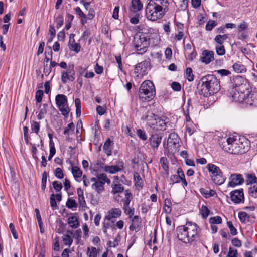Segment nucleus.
Here are the masks:
<instances>
[{
    "instance_id": "f257e3e1",
    "label": "nucleus",
    "mask_w": 257,
    "mask_h": 257,
    "mask_svg": "<svg viewBox=\"0 0 257 257\" xmlns=\"http://www.w3.org/2000/svg\"><path fill=\"white\" fill-rule=\"evenodd\" d=\"M229 96L235 102L250 106H257V92L250 90L246 79L243 77L238 76L234 79V87L230 92Z\"/></svg>"
},
{
    "instance_id": "dca6fc26",
    "label": "nucleus",
    "mask_w": 257,
    "mask_h": 257,
    "mask_svg": "<svg viewBox=\"0 0 257 257\" xmlns=\"http://www.w3.org/2000/svg\"><path fill=\"white\" fill-rule=\"evenodd\" d=\"M231 201L235 204H239L244 201L243 189L235 190L230 193Z\"/></svg>"
},
{
    "instance_id": "8fccbe9b",
    "label": "nucleus",
    "mask_w": 257,
    "mask_h": 257,
    "mask_svg": "<svg viewBox=\"0 0 257 257\" xmlns=\"http://www.w3.org/2000/svg\"><path fill=\"white\" fill-rule=\"evenodd\" d=\"M215 50L216 53L219 56H222L225 54V50L223 45H216Z\"/></svg>"
},
{
    "instance_id": "a19ab883",
    "label": "nucleus",
    "mask_w": 257,
    "mask_h": 257,
    "mask_svg": "<svg viewBox=\"0 0 257 257\" xmlns=\"http://www.w3.org/2000/svg\"><path fill=\"white\" fill-rule=\"evenodd\" d=\"M134 181L135 182V186L137 187L142 188L143 186L142 183V178L138 173H135L134 174Z\"/></svg>"
},
{
    "instance_id": "603ef678",
    "label": "nucleus",
    "mask_w": 257,
    "mask_h": 257,
    "mask_svg": "<svg viewBox=\"0 0 257 257\" xmlns=\"http://www.w3.org/2000/svg\"><path fill=\"white\" fill-rule=\"evenodd\" d=\"M69 47L71 50L78 53L80 51L81 46L79 43L75 42L72 44H70Z\"/></svg>"
},
{
    "instance_id": "f03ea898",
    "label": "nucleus",
    "mask_w": 257,
    "mask_h": 257,
    "mask_svg": "<svg viewBox=\"0 0 257 257\" xmlns=\"http://www.w3.org/2000/svg\"><path fill=\"white\" fill-rule=\"evenodd\" d=\"M225 151L233 154H243L249 148V142L245 137L237 135H230L220 145Z\"/></svg>"
},
{
    "instance_id": "2eb2a0df",
    "label": "nucleus",
    "mask_w": 257,
    "mask_h": 257,
    "mask_svg": "<svg viewBox=\"0 0 257 257\" xmlns=\"http://www.w3.org/2000/svg\"><path fill=\"white\" fill-rule=\"evenodd\" d=\"M162 136L160 133L153 132L151 133L149 141L151 147L157 149L162 141Z\"/></svg>"
},
{
    "instance_id": "680f3d73",
    "label": "nucleus",
    "mask_w": 257,
    "mask_h": 257,
    "mask_svg": "<svg viewBox=\"0 0 257 257\" xmlns=\"http://www.w3.org/2000/svg\"><path fill=\"white\" fill-rule=\"evenodd\" d=\"M53 186L57 192H60L63 187L62 183L58 181H54L53 182Z\"/></svg>"
},
{
    "instance_id": "c85d7f7f",
    "label": "nucleus",
    "mask_w": 257,
    "mask_h": 257,
    "mask_svg": "<svg viewBox=\"0 0 257 257\" xmlns=\"http://www.w3.org/2000/svg\"><path fill=\"white\" fill-rule=\"evenodd\" d=\"M232 68L237 73H243L246 70L245 66L239 62L234 63L232 66Z\"/></svg>"
},
{
    "instance_id": "3c124183",
    "label": "nucleus",
    "mask_w": 257,
    "mask_h": 257,
    "mask_svg": "<svg viewBox=\"0 0 257 257\" xmlns=\"http://www.w3.org/2000/svg\"><path fill=\"white\" fill-rule=\"evenodd\" d=\"M102 226H105L108 229L110 228H115L114 221L112 220H105L102 223Z\"/></svg>"
},
{
    "instance_id": "5701e85b",
    "label": "nucleus",
    "mask_w": 257,
    "mask_h": 257,
    "mask_svg": "<svg viewBox=\"0 0 257 257\" xmlns=\"http://www.w3.org/2000/svg\"><path fill=\"white\" fill-rule=\"evenodd\" d=\"M71 172L75 180L77 182H81L82 175V172L81 169L77 166H73L72 168Z\"/></svg>"
},
{
    "instance_id": "9b49d317",
    "label": "nucleus",
    "mask_w": 257,
    "mask_h": 257,
    "mask_svg": "<svg viewBox=\"0 0 257 257\" xmlns=\"http://www.w3.org/2000/svg\"><path fill=\"white\" fill-rule=\"evenodd\" d=\"M150 63L147 61H144L136 65L134 73L136 77L142 78L147 74V70L150 66Z\"/></svg>"
},
{
    "instance_id": "37998d69",
    "label": "nucleus",
    "mask_w": 257,
    "mask_h": 257,
    "mask_svg": "<svg viewBox=\"0 0 257 257\" xmlns=\"http://www.w3.org/2000/svg\"><path fill=\"white\" fill-rule=\"evenodd\" d=\"M217 25V23L215 21L212 20H209L206 25L205 29L207 31H210L215 26H216Z\"/></svg>"
},
{
    "instance_id": "0e129e2a",
    "label": "nucleus",
    "mask_w": 257,
    "mask_h": 257,
    "mask_svg": "<svg viewBox=\"0 0 257 257\" xmlns=\"http://www.w3.org/2000/svg\"><path fill=\"white\" fill-rule=\"evenodd\" d=\"M232 245L236 247H240L242 246V242L238 238H234L231 240Z\"/></svg>"
},
{
    "instance_id": "423d86ee",
    "label": "nucleus",
    "mask_w": 257,
    "mask_h": 257,
    "mask_svg": "<svg viewBox=\"0 0 257 257\" xmlns=\"http://www.w3.org/2000/svg\"><path fill=\"white\" fill-rule=\"evenodd\" d=\"M139 98L142 102L150 101L155 95V88L150 80H145L141 85L139 90Z\"/></svg>"
},
{
    "instance_id": "72a5a7b5",
    "label": "nucleus",
    "mask_w": 257,
    "mask_h": 257,
    "mask_svg": "<svg viewBox=\"0 0 257 257\" xmlns=\"http://www.w3.org/2000/svg\"><path fill=\"white\" fill-rule=\"evenodd\" d=\"M68 223L70 227L76 228L79 226V222L77 218L75 216H71L68 219Z\"/></svg>"
},
{
    "instance_id": "1a4fd4ad",
    "label": "nucleus",
    "mask_w": 257,
    "mask_h": 257,
    "mask_svg": "<svg viewBox=\"0 0 257 257\" xmlns=\"http://www.w3.org/2000/svg\"><path fill=\"white\" fill-rule=\"evenodd\" d=\"M73 64H69L65 70L61 71V79L63 83L65 84L68 81L73 82L75 79V72Z\"/></svg>"
},
{
    "instance_id": "e2e57ef3",
    "label": "nucleus",
    "mask_w": 257,
    "mask_h": 257,
    "mask_svg": "<svg viewBox=\"0 0 257 257\" xmlns=\"http://www.w3.org/2000/svg\"><path fill=\"white\" fill-rule=\"evenodd\" d=\"M30 144L32 145L31 152H32V157L34 159L37 160L38 157L37 156V146L35 144L30 143Z\"/></svg>"
},
{
    "instance_id": "f3484780",
    "label": "nucleus",
    "mask_w": 257,
    "mask_h": 257,
    "mask_svg": "<svg viewBox=\"0 0 257 257\" xmlns=\"http://www.w3.org/2000/svg\"><path fill=\"white\" fill-rule=\"evenodd\" d=\"M214 53L212 51L204 50L202 53L200 60L203 63L208 64L214 60Z\"/></svg>"
},
{
    "instance_id": "338daca9",
    "label": "nucleus",
    "mask_w": 257,
    "mask_h": 257,
    "mask_svg": "<svg viewBox=\"0 0 257 257\" xmlns=\"http://www.w3.org/2000/svg\"><path fill=\"white\" fill-rule=\"evenodd\" d=\"M172 89L175 91H179L181 89V86L179 82H173L171 84Z\"/></svg>"
},
{
    "instance_id": "864d4df0",
    "label": "nucleus",
    "mask_w": 257,
    "mask_h": 257,
    "mask_svg": "<svg viewBox=\"0 0 257 257\" xmlns=\"http://www.w3.org/2000/svg\"><path fill=\"white\" fill-rule=\"evenodd\" d=\"M248 193L250 196L254 198H257V186L254 185L249 188Z\"/></svg>"
},
{
    "instance_id": "4c0bfd02",
    "label": "nucleus",
    "mask_w": 257,
    "mask_h": 257,
    "mask_svg": "<svg viewBox=\"0 0 257 257\" xmlns=\"http://www.w3.org/2000/svg\"><path fill=\"white\" fill-rule=\"evenodd\" d=\"M228 38L227 34L217 35L215 37L214 40L218 45H222L225 40Z\"/></svg>"
},
{
    "instance_id": "a878e982",
    "label": "nucleus",
    "mask_w": 257,
    "mask_h": 257,
    "mask_svg": "<svg viewBox=\"0 0 257 257\" xmlns=\"http://www.w3.org/2000/svg\"><path fill=\"white\" fill-rule=\"evenodd\" d=\"M160 163L167 175L169 174V162L167 158L165 157H162L160 158Z\"/></svg>"
},
{
    "instance_id": "49530a36",
    "label": "nucleus",
    "mask_w": 257,
    "mask_h": 257,
    "mask_svg": "<svg viewBox=\"0 0 257 257\" xmlns=\"http://www.w3.org/2000/svg\"><path fill=\"white\" fill-rule=\"evenodd\" d=\"M136 134L138 137L143 141H146L147 139V135L145 131L140 128L137 129Z\"/></svg>"
},
{
    "instance_id": "6e6552de",
    "label": "nucleus",
    "mask_w": 257,
    "mask_h": 257,
    "mask_svg": "<svg viewBox=\"0 0 257 257\" xmlns=\"http://www.w3.org/2000/svg\"><path fill=\"white\" fill-rule=\"evenodd\" d=\"M57 107L64 116H67L69 112L67 104V97L63 94H58L55 98Z\"/></svg>"
},
{
    "instance_id": "c03bdc74",
    "label": "nucleus",
    "mask_w": 257,
    "mask_h": 257,
    "mask_svg": "<svg viewBox=\"0 0 257 257\" xmlns=\"http://www.w3.org/2000/svg\"><path fill=\"white\" fill-rule=\"evenodd\" d=\"M63 241L65 245L70 246L73 242V239L71 235L69 234L64 235L62 237Z\"/></svg>"
},
{
    "instance_id": "ddd939ff",
    "label": "nucleus",
    "mask_w": 257,
    "mask_h": 257,
    "mask_svg": "<svg viewBox=\"0 0 257 257\" xmlns=\"http://www.w3.org/2000/svg\"><path fill=\"white\" fill-rule=\"evenodd\" d=\"M229 181L228 184V187H235L237 186L242 185L244 182L242 175L240 174H232L229 178Z\"/></svg>"
},
{
    "instance_id": "de8ad7c7",
    "label": "nucleus",
    "mask_w": 257,
    "mask_h": 257,
    "mask_svg": "<svg viewBox=\"0 0 257 257\" xmlns=\"http://www.w3.org/2000/svg\"><path fill=\"white\" fill-rule=\"evenodd\" d=\"M186 77L187 79L191 82L194 80V75L193 74L192 69L190 67H188L186 69Z\"/></svg>"
},
{
    "instance_id": "473e14b6",
    "label": "nucleus",
    "mask_w": 257,
    "mask_h": 257,
    "mask_svg": "<svg viewBox=\"0 0 257 257\" xmlns=\"http://www.w3.org/2000/svg\"><path fill=\"white\" fill-rule=\"evenodd\" d=\"M221 254L223 255H226L225 257H237L238 251L237 249L230 247L227 253L226 251H221Z\"/></svg>"
},
{
    "instance_id": "f704fd0d",
    "label": "nucleus",
    "mask_w": 257,
    "mask_h": 257,
    "mask_svg": "<svg viewBox=\"0 0 257 257\" xmlns=\"http://www.w3.org/2000/svg\"><path fill=\"white\" fill-rule=\"evenodd\" d=\"M246 182L247 184H252L257 182V177L253 174H246Z\"/></svg>"
},
{
    "instance_id": "69168bd1",
    "label": "nucleus",
    "mask_w": 257,
    "mask_h": 257,
    "mask_svg": "<svg viewBox=\"0 0 257 257\" xmlns=\"http://www.w3.org/2000/svg\"><path fill=\"white\" fill-rule=\"evenodd\" d=\"M9 228L11 230V233H12L13 234V236L14 237V238L15 239H18V234H17V231L15 229V226L13 224V223H11L10 224H9Z\"/></svg>"
},
{
    "instance_id": "20e7f679",
    "label": "nucleus",
    "mask_w": 257,
    "mask_h": 257,
    "mask_svg": "<svg viewBox=\"0 0 257 257\" xmlns=\"http://www.w3.org/2000/svg\"><path fill=\"white\" fill-rule=\"evenodd\" d=\"M168 0H150L145 9L147 19L155 21L162 18L169 10Z\"/></svg>"
},
{
    "instance_id": "052dcab7",
    "label": "nucleus",
    "mask_w": 257,
    "mask_h": 257,
    "mask_svg": "<svg viewBox=\"0 0 257 257\" xmlns=\"http://www.w3.org/2000/svg\"><path fill=\"white\" fill-rule=\"evenodd\" d=\"M24 140L27 145L29 144V128L27 126L23 127Z\"/></svg>"
},
{
    "instance_id": "4468645a",
    "label": "nucleus",
    "mask_w": 257,
    "mask_h": 257,
    "mask_svg": "<svg viewBox=\"0 0 257 257\" xmlns=\"http://www.w3.org/2000/svg\"><path fill=\"white\" fill-rule=\"evenodd\" d=\"M158 115L155 114L152 110H148L143 114L141 117V120L145 121L147 125L150 127H154V123L156 122V117Z\"/></svg>"
},
{
    "instance_id": "13d9d810",
    "label": "nucleus",
    "mask_w": 257,
    "mask_h": 257,
    "mask_svg": "<svg viewBox=\"0 0 257 257\" xmlns=\"http://www.w3.org/2000/svg\"><path fill=\"white\" fill-rule=\"evenodd\" d=\"M55 176L58 179H62L64 177L63 171L60 168H57L54 172Z\"/></svg>"
},
{
    "instance_id": "e433bc0d",
    "label": "nucleus",
    "mask_w": 257,
    "mask_h": 257,
    "mask_svg": "<svg viewBox=\"0 0 257 257\" xmlns=\"http://www.w3.org/2000/svg\"><path fill=\"white\" fill-rule=\"evenodd\" d=\"M168 143L175 145L178 143V135L175 133L170 134L168 138Z\"/></svg>"
},
{
    "instance_id": "ea45409f",
    "label": "nucleus",
    "mask_w": 257,
    "mask_h": 257,
    "mask_svg": "<svg viewBox=\"0 0 257 257\" xmlns=\"http://www.w3.org/2000/svg\"><path fill=\"white\" fill-rule=\"evenodd\" d=\"M98 251L99 249H97L96 247H88L87 253L88 257H97Z\"/></svg>"
},
{
    "instance_id": "7c9ffc66",
    "label": "nucleus",
    "mask_w": 257,
    "mask_h": 257,
    "mask_svg": "<svg viewBox=\"0 0 257 257\" xmlns=\"http://www.w3.org/2000/svg\"><path fill=\"white\" fill-rule=\"evenodd\" d=\"M200 192L206 198L214 196L216 194L214 190L212 189L208 190L204 188H201L200 189Z\"/></svg>"
},
{
    "instance_id": "2f4dec72",
    "label": "nucleus",
    "mask_w": 257,
    "mask_h": 257,
    "mask_svg": "<svg viewBox=\"0 0 257 257\" xmlns=\"http://www.w3.org/2000/svg\"><path fill=\"white\" fill-rule=\"evenodd\" d=\"M171 205H172V202L170 199L166 198L165 199L163 211L166 214H170L171 212V211H172Z\"/></svg>"
},
{
    "instance_id": "412c9836",
    "label": "nucleus",
    "mask_w": 257,
    "mask_h": 257,
    "mask_svg": "<svg viewBox=\"0 0 257 257\" xmlns=\"http://www.w3.org/2000/svg\"><path fill=\"white\" fill-rule=\"evenodd\" d=\"M113 146V141L110 138H108L105 142L103 147V151L107 156H110L112 154Z\"/></svg>"
},
{
    "instance_id": "c756f323",
    "label": "nucleus",
    "mask_w": 257,
    "mask_h": 257,
    "mask_svg": "<svg viewBox=\"0 0 257 257\" xmlns=\"http://www.w3.org/2000/svg\"><path fill=\"white\" fill-rule=\"evenodd\" d=\"M132 9L134 11H141L143 8V4L140 0H132Z\"/></svg>"
},
{
    "instance_id": "58836bf2",
    "label": "nucleus",
    "mask_w": 257,
    "mask_h": 257,
    "mask_svg": "<svg viewBox=\"0 0 257 257\" xmlns=\"http://www.w3.org/2000/svg\"><path fill=\"white\" fill-rule=\"evenodd\" d=\"M31 129L32 131V133H36V134H38L40 129V122L35 121H31Z\"/></svg>"
},
{
    "instance_id": "39448f33",
    "label": "nucleus",
    "mask_w": 257,
    "mask_h": 257,
    "mask_svg": "<svg viewBox=\"0 0 257 257\" xmlns=\"http://www.w3.org/2000/svg\"><path fill=\"white\" fill-rule=\"evenodd\" d=\"M202 91L206 95H212L220 89V82L214 75L208 74L202 77Z\"/></svg>"
},
{
    "instance_id": "aec40b11",
    "label": "nucleus",
    "mask_w": 257,
    "mask_h": 257,
    "mask_svg": "<svg viewBox=\"0 0 257 257\" xmlns=\"http://www.w3.org/2000/svg\"><path fill=\"white\" fill-rule=\"evenodd\" d=\"M156 122L154 123V127H152L154 130H165L166 128V123L165 121L158 116L156 117Z\"/></svg>"
},
{
    "instance_id": "7ed1b4c3",
    "label": "nucleus",
    "mask_w": 257,
    "mask_h": 257,
    "mask_svg": "<svg viewBox=\"0 0 257 257\" xmlns=\"http://www.w3.org/2000/svg\"><path fill=\"white\" fill-rule=\"evenodd\" d=\"M177 238L185 244H192L199 238L200 229L194 222L187 221L185 225L176 228Z\"/></svg>"
},
{
    "instance_id": "bb28decb",
    "label": "nucleus",
    "mask_w": 257,
    "mask_h": 257,
    "mask_svg": "<svg viewBox=\"0 0 257 257\" xmlns=\"http://www.w3.org/2000/svg\"><path fill=\"white\" fill-rule=\"evenodd\" d=\"M75 126L73 122L69 123L67 126L64 128L63 134L67 136L66 140L69 139L70 135L73 134L74 131Z\"/></svg>"
},
{
    "instance_id": "09e8293b",
    "label": "nucleus",
    "mask_w": 257,
    "mask_h": 257,
    "mask_svg": "<svg viewBox=\"0 0 257 257\" xmlns=\"http://www.w3.org/2000/svg\"><path fill=\"white\" fill-rule=\"evenodd\" d=\"M227 225L229 229L231 234L233 236L237 235L238 233L237 230L233 226L232 222L231 221H227Z\"/></svg>"
},
{
    "instance_id": "393cba45",
    "label": "nucleus",
    "mask_w": 257,
    "mask_h": 257,
    "mask_svg": "<svg viewBox=\"0 0 257 257\" xmlns=\"http://www.w3.org/2000/svg\"><path fill=\"white\" fill-rule=\"evenodd\" d=\"M207 169L210 173L211 177H212V175H215V174L219 173L221 171L219 167L211 163L207 164Z\"/></svg>"
},
{
    "instance_id": "0eeeda50",
    "label": "nucleus",
    "mask_w": 257,
    "mask_h": 257,
    "mask_svg": "<svg viewBox=\"0 0 257 257\" xmlns=\"http://www.w3.org/2000/svg\"><path fill=\"white\" fill-rule=\"evenodd\" d=\"M149 45L150 37L148 34L139 33L135 35L134 45L138 54H143L146 52Z\"/></svg>"
},
{
    "instance_id": "cd10ccee",
    "label": "nucleus",
    "mask_w": 257,
    "mask_h": 257,
    "mask_svg": "<svg viewBox=\"0 0 257 257\" xmlns=\"http://www.w3.org/2000/svg\"><path fill=\"white\" fill-rule=\"evenodd\" d=\"M250 215L245 212H239L238 213V218L242 224H246L249 222Z\"/></svg>"
},
{
    "instance_id": "4d7b16f0",
    "label": "nucleus",
    "mask_w": 257,
    "mask_h": 257,
    "mask_svg": "<svg viewBox=\"0 0 257 257\" xmlns=\"http://www.w3.org/2000/svg\"><path fill=\"white\" fill-rule=\"evenodd\" d=\"M99 176H100V178L99 179H101V180L102 181V183H103V185L105 186V184L107 183L108 184H109L111 182L110 180L107 177V175L105 173H101L99 174Z\"/></svg>"
},
{
    "instance_id": "f8f14e48",
    "label": "nucleus",
    "mask_w": 257,
    "mask_h": 257,
    "mask_svg": "<svg viewBox=\"0 0 257 257\" xmlns=\"http://www.w3.org/2000/svg\"><path fill=\"white\" fill-rule=\"evenodd\" d=\"M99 174H97L96 177H91V181L92 182L91 188L98 194L102 193L104 190V186L101 179Z\"/></svg>"
},
{
    "instance_id": "a18cd8bd",
    "label": "nucleus",
    "mask_w": 257,
    "mask_h": 257,
    "mask_svg": "<svg viewBox=\"0 0 257 257\" xmlns=\"http://www.w3.org/2000/svg\"><path fill=\"white\" fill-rule=\"evenodd\" d=\"M209 221L210 224L216 225L221 224L222 220L220 216H215L210 218Z\"/></svg>"
},
{
    "instance_id": "79ce46f5",
    "label": "nucleus",
    "mask_w": 257,
    "mask_h": 257,
    "mask_svg": "<svg viewBox=\"0 0 257 257\" xmlns=\"http://www.w3.org/2000/svg\"><path fill=\"white\" fill-rule=\"evenodd\" d=\"M75 105L76 107V114L77 117H79L81 115V101L79 98H75Z\"/></svg>"
},
{
    "instance_id": "b1692460",
    "label": "nucleus",
    "mask_w": 257,
    "mask_h": 257,
    "mask_svg": "<svg viewBox=\"0 0 257 257\" xmlns=\"http://www.w3.org/2000/svg\"><path fill=\"white\" fill-rule=\"evenodd\" d=\"M111 187L112 188L111 193L114 195L122 193L124 189L121 184L115 183V182H112Z\"/></svg>"
},
{
    "instance_id": "a211bd4d",
    "label": "nucleus",
    "mask_w": 257,
    "mask_h": 257,
    "mask_svg": "<svg viewBox=\"0 0 257 257\" xmlns=\"http://www.w3.org/2000/svg\"><path fill=\"white\" fill-rule=\"evenodd\" d=\"M101 168L103 169L104 171L110 174H115L121 170V168L117 165H107L102 163L100 165Z\"/></svg>"
},
{
    "instance_id": "6ab92c4d",
    "label": "nucleus",
    "mask_w": 257,
    "mask_h": 257,
    "mask_svg": "<svg viewBox=\"0 0 257 257\" xmlns=\"http://www.w3.org/2000/svg\"><path fill=\"white\" fill-rule=\"evenodd\" d=\"M121 215V211L119 208H112L109 210L105 216V220H112L119 218Z\"/></svg>"
},
{
    "instance_id": "5fc2aeb1",
    "label": "nucleus",
    "mask_w": 257,
    "mask_h": 257,
    "mask_svg": "<svg viewBox=\"0 0 257 257\" xmlns=\"http://www.w3.org/2000/svg\"><path fill=\"white\" fill-rule=\"evenodd\" d=\"M55 22L56 23L57 28L59 29L63 25V17L61 15H58L56 18Z\"/></svg>"
},
{
    "instance_id": "9d476101",
    "label": "nucleus",
    "mask_w": 257,
    "mask_h": 257,
    "mask_svg": "<svg viewBox=\"0 0 257 257\" xmlns=\"http://www.w3.org/2000/svg\"><path fill=\"white\" fill-rule=\"evenodd\" d=\"M177 174L171 175L169 180L170 184L179 183L181 181L184 187L187 186L188 183L185 179V174L181 168L177 169Z\"/></svg>"
},
{
    "instance_id": "bf43d9fd",
    "label": "nucleus",
    "mask_w": 257,
    "mask_h": 257,
    "mask_svg": "<svg viewBox=\"0 0 257 257\" xmlns=\"http://www.w3.org/2000/svg\"><path fill=\"white\" fill-rule=\"evenodd\" d=\"M66 206L68 208L72 209L77 207V204L75 200L68 199L66 202Z\"/></svg>"
},
{
    "instance_id": "c9c22d12",
    "label": "nucleus",
    "mask_w": 257,
    "mask_h": 257,
    "mask_svg": "<svg viewBox=\"0 0 257 257\" xmlns=\"http://www.w3.org/2000/svg\"><path fill=\"white\" fill-rule=\"evenodd\" d=\"M200 214L203 219H206L209 216L210 210L208 207L205 205H202L200 209Z\"/></svg>"
},
{
    "instance_id": "4be33fe9",
    "label": "nucleus",
    "mask_w": 257,
    "mask_h": 257,
    "mask_svg": "<svg viewBox=\"0 0 257 257\" xmlns=\"http://www.w3.org/2000/svg\"><path fill=\"white\" fill-rule=\"evenodd\" d=\"M211 178L215 184L219 185L223 184L226 180V178L223 176V173L221 171L219 173L215 174V175H212Z\"/></svg>"
},
{
    "instance_id": "6e6d98bb",
    "label": "nucleus",
    "mask_w": 257,
    "mask_h": 257,
    "mask_svg": "<svg viewBox=\"0 0 257 257\" xmlns=\"http://www.w3.org/2000/svg\"><path fill=\"white\" fill-rule=\"evenodd\" d=\"M44 93L41 90H38L36 92L35 99L37 103H40L42 101Z\"/></svg>"
},
{
    "instance_id": "774afa93",
    "label": "nucleus",
    "mask_w": 257,
    "mask_h": 257,
    "mask_svg": "<svg viewBox=\"0 0 257 257\" xmlns=\"http://www.w3.org/2000/svg\"><path fill=\"white\" fill-rule=\"evenodd\" d=\"M50 205L53 209H56L57 208V203L55 198V195L54 194H51L50 196Z\"/></svg>"
}]
</instances>
